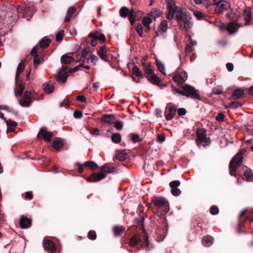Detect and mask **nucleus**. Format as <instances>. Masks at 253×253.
<instances>
[{"label":"nucleus","instance_id":"obj_15","mask_svg":"<svg viewBox=\"0 0 253 253\" xmlns=\"http://www.w3.org/2000/svg\"><path fill=\"white\" fill-rule=\"evenodd\" d=\"M128 157L127 153L125 150L117 151L115 155V158L120 161H124Z\"/></svg>","mask_w":253,"mask_h":253},{"label":"nucleus","instance_id":"obj_47","mask_svg":"<svg viewBox=\"0 0 253 253\" xmlns=\"http://www.w3.org/2000/svg\"><path fill=\"white\" fill-rule=\"evenodd\" d=\"M247 211V209H245L243 210L240 213L239 216V220L242 221V218L243 216L245 217L246 219H249L250 216L249 215H247L246 213Z\"/></svg>","mask_w":253,"mask_h":253},{"label":"nucleus","instance_id":"obj_52","mask_svg":"<svg viewBox=\"0 0 253 253\" xmlns=\"http://www.w3.org/2000/svg\"><path fill=\"white\" fill-rule=\"evenodd\" d=\"M218 212V208L216 206H212L210 209V212L211 214H216Z\"/></svg>","mask_w":253,"mask_h":253},{"label":"nucleus","instance_id":"obj_34","mask_svg":"<svg viewBox=\"0 0 253 253\" xmlns=\"http://www.w3.org/2000/svg\"><path fill=\"white\" fill-rule=\"evenodd\" d=\"M111 139L114 143H119L122 140L121 135L118 133H113L112 135Z\"/></svg>","mask_w":253,"mask_h":253},{"label":"nucleus","instance_id":"obj_39","mask_svg":"<svg viewBox=\"0 0 253 253\" xmlns=\"http://www.w3.org/2000/svg\"><path fill=\"white\" fill-rule=\"evenodd\" d=\"M132 72L133 74H134V75L138 77H142V72L141 71L140 69L136 65L133 67L132 69Z\"/></svg>","mask_w":253,"mask_h":253},{"label":"nucleus","instance_id":"obj_1","mask_svg":"<svg viewBox=\"0 0 253 253\" xmlns=\"http://www.w3.org/2000/svg\"><path fill=\"white\" fill-rule=\"evenodd\" d=\"M175 13V19L180 29L184 32L188 31L193 25L190 14L183 8L178 9Z\"/></svg>","mask_w":253,"mask_h":253},{"label":"nucleus","instance_id":"obj_57","mask_svg":"<svg viewBox=\"0 0 253 253\" xmlns=\"http://www.w3.org/2000/svg\"><path fill=\"white\" fill-rule=\"evenodd\" d=\"M90 58L92 63H93L94 65H96L98 60V57L94 54H92L91 55Z\"/></svg>","mask_w":253,"mask_h":253},{"label":"nucleus","instance_id":"obj_46","mask_svg":"<svg viewBox=\"0 0 253 253\" xmlns=\"http://www.w3.org/2000/svg\"><path fill=\"white\" fill-rule=\"evenodd\" d=\"M244 175L246 177V178L247 179V180H249L253 177V172H252V170L250 169H247L245 171V172L244 173Z\"/></svg>","mask_w":253,"mask_h":253},{"label":"nucleus","instance_id":"obj_41","mask_svg":"<svg viewBox=\"0 0 253 253\" xmlns=\"http://www.w3.org/2000/svg\"><path fill=\"white\" fill-rule=\"evenodd\" d=\"M7 126L8 127H11L12 129H15L17 126V123L15 122L12 121L9 119L5 121Z\"/></svg>","mask_w":253,"mask_h":253},{"label":"nucleus","instance_id":"obj_45","mask_svg":"<svg viewBox=\"0 0 253 253\" xmlns=\"http://www.w3.org/2000/svg\"><path fill=\"white\" fill-rule=\"evenodd\" d=\"M54 89V86L52 84H46L44 87V91L47 93H51Z\"/></svg>","mask_w":253,"mask_h":253},{"label":"nucleus","instance_id":"obj_14","mask_svg":"<svg viewBox=\"0 0 253 253\" xmlns=\"http://www.w3.org/2000/svg\"><path fill=\"white\" fill-rule=\"evenodd\" d=\"M20 225L22 228L26 229L31 225V220L24 216L21 217Z\"/></svg>","mask_w":253,"mask_h":253},{"label":"nucleus","instance_id":"obj_26","mask_svg":"<svg viewBox=\"0 0 253 253\" xmlns=\"http://www.w3.org/2000/svg\"><path fill=\"white\" fill-rule=\"evenodd\" d=\"M244 94V91L242 89H237L233 91L232 96L234 99H237L241 98Z\"/></svg>","mask_w":253,"mask_h":253},{"label":"nucleus","instance_id":"obj_64","mask_svg":"<svg viewBox=\"0 0 253 253\" xmlns=\"http://www.w3.org/2000/svg\"><path fill=\"white\" fill-rule=\"evenodd\" d=\"M76 99L82 102H85L86 100V97L84 95L78 96Z\"/></svg>","mask_w":253,"mask_h":253},{"label":"nucleus","instance_id":"obj_5","mask_svg":"<svg viewBox=\"0 0 253 253\" xmlns=\"http://www.w3.org/2000/svg\"><path fill=\"white\" fill-rule=\"evenodd\" d=\"M182 88L185 90L184 92L185 93L186 96L198 100L201 99L200 95L196 92V90L194 87L188 84H185L182 86Z\"/></svg>","mask_w":253,"mask_h":253},{"label":"nucleus","instance_id":"obj_58","mask_svg":"<svg viewBox=\"0 0 253 253\" xmlns=\"http://www.w3.org/2000/svg\"><path fill=\"white\" fill-rule=\"evenodd\" d=\"M99 33H91L89 34L88 37L92 38L93 40H98V36L99 35Z\"/></svg>","mask_w":253,"mask_h":253},{"label":"nucleus","instance_id":"obj_56","mask_svg":"<svg viewBox=\"0 0 253 253\" xmlns=\"http://www.w3.org/2000/svg\"><path fill=\"white\" fill-rule=\"evenodd\" d=\"M224 115L222 113H219L216 117V120L217 121H222L224 120Z\"/></svg>","mask_w":253,"mask_h":253},{"label":"nucleus","instance_id":"obj_31","mask_svg":"<svg viewBox=\"0 0 253 253\" xmlns=\"http://www.w3.org/2000/svg\"><path fill=\"white\" fill-rule=\"evenodd\" d=\"M129 12V9L126 6L122 7L119 11L120 16L123 18H126L127 16H128Z\"/></svg>","mask_w":253,"mask_h":253},{"label":"nucleus","instance_id":"obj_6","mask_svg":"<svg viewBox=\"0 0 253 253\" xmlns=\"http://www.w3.org/2000/svg\"><path fill=\"white\" fill-rule=\"evenodd\" d=\"M169 12L167 15L168 19L171 20L174 17V13L178 10L174 0H167Z\"/></svg>","mask_w":253,"mask_h":253},{"label":"nucleus","instance_id":"obj_38","mask_svg":"<svg viewBox=\"0 0 253 253\" xmlns=\"http://www.w3.org/2000/svg\"><path fill=\"white\" fill-rule=\"evenodd\" d=\"M31 100L29 98H26L24 97L20 101H19V103L20 106L22 107H29L30 105Z\"/></svg>","mask_w":253,"mask_h":253},{"label":"nucleus","instance_id":"obj_19","mask_svg":"<svg viewBox=\"0 0 253 253\" xmlns=\"http://www.w3.org/2000/svg\"><path fill=\"white\" fill-rule=\"evenodd\" d=\"M148 80L154 84L159 85L162 82V80L155 74L147 77Z\"/></svg>","mask_w":253,"mask_h":253},{"label":"nucleus","instance_id":"obj_28","mask_svg":"<svg viewBox=\"0 0 253 253\" xmlns=\"http://www.w3.org/2000/svg\"><path fill=\"white\" fill-rule=\"evenodd\" d=\"M100 169L102 172L106 173H112L115 170V168L113 166H108V165H104L100 167Z\"/></svg>","mask_w":253,"mask_h":253},{"label":"nucleus","instance_id":"obj_60","mask_svg":"<svg viewBox=\"0 0 253 253\" xmlns=\"http://www.w3.org/2000/svg\"><path fill=\"white\" fill-rule=\"evenodd\" d=\"M144 240H145V241L142 245V246L148 247L149 242V240H148V237L147 235H144Z\"/></svg>","mask_w":253,"mask_h":253},{"label":"nucleus","instance_id":"obj_24","mask_svg":"<svg viewBox=\"0 0 253 253\" xmlns=\"http://www.w3.org/2000/svg\"><path fill=\"white\" fill-rule=\"evenodd\" d=\"M187 77L184 79L179 74H175L173 77V80L178 85H182L186 81Z\"/></svg>","mask_w":253,"mask_h":253},{"label":"nucleus","instance_id":"obj_12","mask_svg":"<svg viewBox=\"0 0 253 253\" xmlns=\"http://www.w3.org/2000/svg\"><path fill=\"white\" fill-rule=\"evenodd\" d=\"M108 48L106 46H103L98 51V54L100 58L105 62H109V57L107 55Z\"/></svg>","mask_w":253,"mask_h":253},{"label":"nucleus","instance_id":"obj_63","mask_svg":"<svg viewBox=\"0 0 253 253\" xmlns=\"http://www.w3.org/2000/svg\"><path fill=\"white\" fill-rule=\"evenodd\" d=\"M177 113L179 116H182L186 114V111L184 108H179L178 109Z\"/></svg>","mask_w":253,"mask_h":253},{"label":"nucleus","instance_id":"obj_8","mask_svg":"<svg viewBox=\"0 0 253 253\" xmlns=\"http://www.w3.org/2000/svg\"><path fill=\"white\" fill-rule=\"evenodd\" d=\"M43 247L49 253H57L58 251L52 241L49 239H45L43 241Z\"/></svg>","mask_w":253,"mask_h":253},{"label":"nucleus","instance_id":"obj_54","mask_svg":"<svg viewBox=\"0 0 253 253\" xmlns=\"http://www.w3.org/2000/svg\"><path fill=\"white\" fill-rule=\"evenodd\" d=\"M74 117L76 119H80L83 117V113L81 111L76 110L74 112Z\"/></svg>","mask_w":253,"mask_h":253},{"label":"nucleus","instance_id":"obj_44","mask_svg":"<svg viewBox=\"0 0 253 253\" xmlns=\"http://www.w3.org/2000/svg\"><path fill=\"white\" fill-rule=\"evenodd\" d=\"M63 146V143L60 140H55L53 142V147L56 150H59Z\"/></svg>","mask_w":253,"mask_h":253},{"label":"nucleus","instance_id":"obj_17","mask_svg":"<svg viewBox=\"0 0 253 253\" xmlns=\"http://www.w3.org/2000/svg\"><path fill=\"white\" fill-rule=\"evenodd\" d=\"M168 22L166 20L162 21L159 27L158 31L156 32L157 35L159 36L160 34L166 32L168 29Z\"/></svg>","mask_w":253,"mask_h":253},{"label":"nucleus","instance_id":"obj_55","mask_svg":"<svg viewBox=\"0 0 253 253\" xmlns=\"http://www.w3.org/2000/svg\"><path fill=\"white\" fill-rule=\"evenodd\" d=\"M132 139L134 143L141 141V139L140 138L139 136L136 134L132 135Z\"/></svg>","mask_w":253,"mask_h":253},{"label":"nucleus","instance_id":"obj_33","mask_svg":"<svg viewBox=\"0 0 253 253\" xmlns=\"http://www.w3.org/2000/svg\"><path fill=\"white\" fill-rule=\"evenodd\" d=\"M161 14V11L158 9H153L152 10L150 13L148 14V16L151 17L152 18H156L160 16Z\"/></svg>","mask_w":253,"mask_h":253},{"label":"nucleus","instance_id":"obj_32","mask_svg":"<svg viewBox=\"0 0 253 253\" xmlns=\"http://www.w3.org/2000/svg\"><path fill=\"white\" fill-rule=\"evenodd\" d=\"M143 66L146 73L148 75V76L154 74L153 70L151 68V65L150 63H143Z\"/></svg>","mask_w":253,"mask_h":253},{"label":"nucleus","instance_id":"obj_49","mask_svg":"<svg viewBox=\"0 0 253 253\" xmlns=\"http://www.w3.org/2000/svg\"><path fill=\"white\" fill-rule=\"evenodd\" d=\"M64 31L61 30L58 32L56 35V41L57 42L61 41L64 36Z\"/></svg>","mask_w":253,"mask_h":253},{"label":"nucleus","instance_id":"obj_51","mask_svg":"<svg viewBox=\"0 0 253 253\" xmlns=\"http://www.w3.org/2000/svg\"><path fill=\"white\" fill-rule=\"evenodd\" d=\"M88 237L90 240H95L96 238L95 232L94 231H90L88 234Z\"/></svg>","mask_w":253,"mask_h":253},{"label":"nucleus","instance_id":"obj_10","mask_svg":"<svg viewBox=\"0 0 253 253\" xmlns=\"http://www.w3.org/2000/svg\"><path fill=\"white\" fill-rule=\"evenodd\" d=\"M180 184V182L178 180L172 181L169 183L171 192L173 196H177L181 194V191L178 188Z\"/></svg>","mask_w":253,"mask_h":253},{"label":"nucleus","instance_id":"obj_53","mask_svg":"<svg viewBox=\"0 0 253 253\" xmlns=\"http://www.w3.org/2000/svg\"><path fill=\"white\" fill-rule=\"evenodd\" d=\"M136 31L140 37L143 35V27L141 24H139L136 27Z\"/></svg>","mask_w":253,"mask_h":253},{"label":"nucleus","instance_id":"obj_3","mask_svg":"<svg viewBox=\"0 0 253 253\" xmlns=\"http://www.w3.org/2000/svg\"><path fill=\"white\" fill-rule=\"evenodd\" d=\"M197 144L199 147L205 146L208 145L210 141L207 137V132L204 129H199L196 131Z\"/></svg>","mask_w":253,"mask_h":253},{"label":"nucleus","instance_id":"obj_22","mask_svg":"<svg viewBox=\"0 0 253 253\" xmlns=\"http://www.w3.org/2000/svg\"><path fill=\"white\" fill-rule=\"evenodd\" d=\"M75 10L76 8L74 6H71L68 8L66 12V15L64 19L65 22H68L70 21L73 14L75 11Z\"/></svg>","mask_w":253,"mask_h":253},{"label":"nucleus","instance_id":"obj_11","mask_svg":"<svg viewBox=\"0 0 253 253\" xmlns=\"http://www.w3.org/2000/svg\"><path fill=\"white\" fill-rule=\"evenodd\" d=\"M106 177V174L103 172H94L87 178V181L89 182H96L104 179Z\"/></svg>","mask_w":253,"mask_h":253},{"label":"nucleus","instance_id":"obj_20","mask_svg":"<svg viewBox=\"0 0 253 253\" xmlns=\"http://www.w3.org/2000/svg\"><path fill=\"white\" fill-rule=\"evenodd\" d=\"M141 241V239L138 234H135L130 238L129 244L130 247H134Z\"/></svg>","mask_w":253,"mask_h":253},{"label":"nucleus","instance_id":"obj_7","mask_svg":"<svg viewBox=\"0 0 253 253\" xmlns=\"http://www.w3.org/2000/svg\"><path fill=\"white\" fill-rule=\"evenodd\" d=\"M69 75V72L67 71V67L63 66L56 76V80L59 83L64 84Z\"/></svg>","mask_w":253,"mask_h":253},{"label":"nucleus","instance_id":"obj_36","mask_svg":"<svg viewBox=\"0 0 253 253\" xmlns=\"http://www.w3.org/2000/svg\"><path fill=\"white\" fill-rule=\"evenodd\" d=\"M88 53V51L87 49L83 50L82 51V57L79 60L77 61L76 62H82L84 63L85 60H88L89 59V58L87 57Z\"/></svg>","mask_w":253,"mask_h":253},{"label":"nucleus","instance_id":"obj_42","mask_svg":"<svg viewBox=\"0 0 253 253\" xmlns=\"http://www.w3.org/2000/svg\"><path fill=\"white\" fill-rule=\"evenodd\" d=\"M24 89V85L23 84H21L18 86V89L16 92H15V94L16 97L20 96L22 95Z\"/></svg>","mask_w":253,"mask_h":253},{"label":"nucleus","instance_id":"obj_2","mask_svg":"<svg viewBox=\"0 0 253 253\" xmlns=\"http://www.w3.org/2000/svg\"><path fill=\"white\" fill-rule=\"evenodd\" d=\"M246 152L245 149H241L239 152L234 156L229 163V173L232 176L236 175V170L242 163L243 160V155Z\"/></svg>","mask_w":253,"mask_h":253},{"label":"nucleus","instance_id":"obj_21","mask_svg":"<svg viewBox=\"0 0 253 253\" xmlns=\"http://www.w3.org/2000/svg\"><path fill=\"white\" fill-rule=\"evenodd\" d=\"M244 17L246 24H249L252 19L251 9L249 7L246 8L244 10Z\"/></svg>","mask_w":253,"mask_h":253},{"label":"nucleus","instance_id":"obj_50","mask_svg":"<svg viewBox=\"0 0 253 253\" xmlns=\"http://www.w3.org/2000/svg\"><path fill=\"white\" fill-rule=\"evenodd\" d=\"M241 106V103L238 101H233L229 105V107L231 108H237Z\"/></svg>","mask_w":253,"mask_h":253},{"label":"nucleus","instance_id":"obj_23","mask_svg":"<svg viewBox=\"0 0 253 253\" xmlns=\"http://www.w3.org/2000/svg\"><path fill=\"white\" fill-rule=\"evenodd\" d=\"M213 240L211 236H204L202 239V244L205 247H210L213 244Z\"/></svg>","mask_w":253,"mask_h":253},{"label":"nucleus","instance_id":"obj_25","mask_svg":"<svg viewBox=\"0 0 253 253\" xmlns=\"http://www.w3.org/2000/svg\"><path fill=\"white\" fill-rule=\"evenodd\" d=\"M25 68V61L22 60L18 65L16 71V74L15 76V81L17 83L18 80V77L21 73L24 70Z\"/></svg>","mask_w":253,"mask_h":253},{"label":"nucleus","instance_id":"obj_35","mask_svg":"<svg viewBox=\"0 0 253 253\" xmlns=\"http://www.w3.org/2000/svg\"><path fill=\"white\" fill-rule=\"evenodd\" d=\"M84 166L89 168L91 170H95L98 168V165L93 161H86L84 164Z\"/></svg>","mask_w":253,"mask_h":253},{"label":"nucleus","instance_id":"obj_48","mask_svg":"<svg viewBox=\"0 0 253 253\" xmlns=\"http://www.w3.org/2000/svg\"><path fill=\"white\" fill-rule=\"evenodd\" d=\"M123 123L121 121H117L115 122L114 126L118 130H121L123 127Z\"/></svg>","mask_w":253,"mask_h":253},{"label":"nucleus","instance_id":"obj_37","mask_svg":"<svg viewBox=\"0 0 253 253\" xmlns=\"http://www.w3.org/2000/svg\"><path fill=\"white\" fill-rule=\"evenodd\" d=\"M124 231L125 229L123 226H118L113 228L114 233L116 236H120Z\"/></svg>","mask_w":253,"mask_h":253},{"label":"nucleus","instance_id":"obj_61","mask_svg":"<svg viewBox=\"0 0 253 253\" xmlns=\"http://www.w3.org/2000/svg\"><path fill=\"white\" fill-rule=\"evenodd\" d=\"M24 97L26 98H29V99L31 101L32 92L30 91H25Z\"/></svg>","mask_w":253,"mask_h":253},{"label":"nucleus","instance_id":"obj_43","mask_svg":"<svg viewBox=\"0 0 253 253\" xmlns=\"http://www.w3.org/2000/svg\"><path fill=\"white\" fill-rule=\"evenodd\" d=\"M157 65L160 72L162 74L166 75V73L164 64L161 62L157 61Z\"/></svg>","mask_w":253,"mask_h":253},{"label":"nucleus","instance_id":"obj_16","mask_svg":"<svg viewBox=\"0 0 253 253\" xmlns=\"http://www.w3.org/2000/svg\"><path fill=\"white\" fill-rule=\"evenodd\" d=\"M239 26L236 23L231 22L227 27V30L230 34H233L238 31Z\"/></svg>","mask_w":253,"mask_h":253},{"label":"nucleus","instance_id":"obj_4","mask_svg":"<svg viewBox=\"0 0 253 253\" xmlns=\"http://www.w3.org/2000/svg\"><path fill=\"white\" fill-rule=\"evenodd\" d=\"M213 5L215 6L214 11L218 14H222L223 12L230 7V5L224 0H212Z\"/></svg>","mask_w":253,"mask_h":253},{"label":"nucleus","instance_id":"obj_30","mask_svg":"<svg viewBox=\"0 0 253 253\" xmlns=\"http://www.w3.org/2000/svg\"><path fill=\"white\" fill-rule=\"evenodd\" d=\"M152 18L148 15V16L144 17L142 20V23L143 25L147 28V30L149 31L150 29V24L152 22Z\"/></svg>","mask_w":253,"mask_h":253},{"label":"nucleus","instance_id":"obj_13","mask_svg":"<svg viewBox=\"0 0 253 253\" xmlns=\"http://www.w3.org/2000/svg\"><path fill=\"white\" fill-rule=\"evenodd\" d=\"M152 202L155 206L159 208L166 206L167 204L168 205V202L166 200L161 197H155L152 199Z\"/></svg>","mask_w":253,"mask_h":253},{"label":"nucleus","instance_id":"obj_62","mask_svg":"<svg viewBox=\"0 0 253 253\" xmlns=\"http://www.w3.org/2000/svg\"><path fill=\"white\" fill-rule=\"evenodd\" d=\"M157 138L158 140L161 142H164L166 139L165 135L164 134H158Z\"/></svg>","mask_w":253,"mask_h":253},{"label":"nucleus","instance_id":"obj_27","mask_svg":"<svg viewBox=\"0 0 253 253\" xmlns=\"http://www.w3.org/2000/svg\"><path fill=\"white\" fill-rule=\"evenodd\" d=\"M176 112V108L174 106H170L169 108V113L166 115V119L168 121L172 119Z\"/></svg>","mask_w":253,"mask_h":253},{"label":"nucleus","instance_id":"obj_59","mask_svg":"<svg viewBox=\"0 0 253 253\" xmlns=\"http://www.w3.org/2000/svg\"><path fill=\"white\" fill-rule=\"evenodd\" d=\"M185 50L187 54L190 53L193 51V48L192 45H191L190 44H187L185 47Z\"/></svg>","mask_w":253,"mask_h":253},{"label":"nucleus","instance_id":"obj_9","mask_svg":"<svg viewBox=\"0 0 253 253\" xmlns=\"http://www.w3.org/2000/svg\"><path fill=\"white\" fill-rule=\"evenodd\" d=\"M52 134L44 128H41L37 135L39 139H43L45 141L49 142L51 140Z\"/></svg>","mask_w":253,"mask_h":253},{"label":"nucleus","instance_id":"obj_29","mask_svg":"<svg viewBox=\"0 0 253 253\" xmlns=\"http://www.w3.org/2000/svg\"><path fill=\"white\" fill-rule=\"evenodd\" d=\"M61 61L62 63L69 64L74 61V58L72 56L64 55L61 57Z\"/></svg>","mask_w":253,"mask_h":253},{"label":"nucleus","instance_id":"obj_40","mask_svg":"<svg viewBox=\"0 0 253 253\" xmlns=\"http://www.w3.org/2000/svg\"><path fill=\"white\" fill-rule=\"evenodd\" d=\"M50 42L49 39L44 38L40 42V46L42 48L47 47Z\"/></svg>","mask_w":253,"mask_h":253},{"label":"nucleus","instance_id":"obj_18","mask_svg":"<svg viewBox=\"0 0 253 253\" xmlns=\"http://www.w3.org/2000/svg\"><path fill=\"white\" fill-rule=\"evenodd\" d=\"M116 118L114 115H105L101 118V121L108 124H112L114 123Z\"/></svg>","mask_w":253,"mask_h":253}]
</instances>
